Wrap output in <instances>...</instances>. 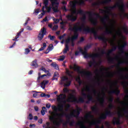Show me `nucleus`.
<instances>
[{"mask_svg": "<svg viewBox=\"0 0 128 128\" xmlns=\"http://www.w3.org/2000/svg\"><path fill=\"white\" fill-rule=\"evenodd\" d=\"M45 8L46 10V12H50V11L52 10V7L50 6H45Z\"/></svg>", "mask_w": 128, "mask_h": 128, "instance_id": "58836bf2", "label": "nucleus"}, {"mask_svg": "<svg viewBox=\"0 0 128 128\" xmlns=\"http://www.w3.org/2000/svg\"><path fill=\"white\" fill-rule=\"evenodd\" d=\"M118 114L119 118H123L124 117V116H122V112H118Z\"/></svg>", "mask_w": 128, "mask_h": 128, "instance_id": "bf43d9fd", "label": "nucleus"}, {"mask_svg": "<svg viewBox=\"0 0 128 128\" xmlns=\"http://www.w3.org/2000/svg\"><path fill=\"white\" fill-rule=\"evenodd\" d=\"M60 58L58 59V60H61L62 62V60H64L66 58V56L63 55L62 56H60Z\"/></svg>", "mask_w": 128, "mask_h": 128, "instance_id": "c03bdc74", "label": "nucleus"}, {"mask_svg": "<svg viewBox=\"0 0 128 128\" xmlns=\"http://www.w3.org/2000/svg\"><path fill=\"white\" fill-rule=\"evenodd\" d=\"M44 4L45 6H48V0H44Z\"/></svg>", "mask_w": 128, "mask_h": 128, "instance_id": "37998d69", "label": "nucleus"}, {"mask_svg": "<svg viewBox=\"0 0 128 128\" xmlns=\"http://www.w3.org/2000/svg\"><path fill=\"white\" fill-rule=\"evenodd\" d=\"M66 98V94H61L58 96L57 102H58L60 104L58 106L52 105V110L54 112H64V104H66V100H65Z\"/></svg>", "mask_w": 128, "mask_h": 128, "instance_id": "7ed1b4c3", "label": "nucleus"}, {"mask_svg": "<svg viewBox=\"0 0 128 128\" xmlns=\"http://www.w3.org/2000/svg\"><path fill=\"white\" fill-rule=\"evenodd\" d=\"M50 52V50L48 48L46 49V51L44 52V54H48V52Z\"/></svg>", "mask_w": 128, "mask_h": 128, "instance_id": "0e129e2a", "label": "nucleus"}, {"mask_svg": "<svg viewBox=\"0 0 128 128\" xmlns=\"http://www.w3.org/2000/svg\"><path fill=\"white\" fill-rule=\"evenodd\" d=\"M78 49L80 50L81 54L84 56L85 58H92V61H90L88 63L90 68H92L94 64L98 65V62L96 61V58H102V56L106 54V50L104 49L101 50L100 54L97 53L95 54H88V52L84 51L82 48L80 47L78 48Z\"/></svg>", "mask_w": 128, "mask_h": 128, "instance_id": "f03ea898", "label": "nucleus"}, {"mask_svg": "<svg viewBox=\"0 0 128 128\" xmlns=\"http://www.w3.org/2000/svg\"><path fill=\"white\" fill-rule=\"evenodd\" d=\"M70 50V46L68 44H65V48L63 50V54H67L68 52Z\"/></svg>", "mask_w": 128, "mask_h": 128, "instance_id": "bb28decb", "label": "nucleus"}, {"mask_svg": "<svg viewBox=\"0 0 128 128\" xmlns=\"http://www.w3.org/2000/svg\"><path fill=\"white\" fill-rule=\"evenodd\" d=\"M58 76V72H55L54 73V76L55 78H56V76Z\"/></svg>", "mask_w": 128, "mask_h": 128, "instance_id": "774afa93", "label": "nucleus"}, {"mask_svg": "<svg viewBox=\"0 0 128 128\" xmlns=\"http://www.w3.org/2000/svg\"><path fill=\"white\" fill-rule=\"evenodd\" d=\"M48 38H50V40H54V38H56V36H52V35L49 34L48 36Z\"/></svg>", "mask_w": 128, "mask_h": 128, "instance_id": "4c0bfd02", "label": "nucleus"}, {"mask_svg": "<svg viewBox=\"0 0 128 128\" xmlns=\"http://www.w3.org/2000/svg\"><path fill=\"white\" fill-rule=\"evenodd\" d=\"M123 31L126 34H128V29L126 27H123Z\"/></svg>", "mask_w": 128, "mask_h": 128, "instance_id": "a19ab883", "label": "nucleus"}, {"mask_svg": "<svg viewBox=\"0 0 128 128\" xmlns=\"http://www.w3.org/2000/svg\"><path fill=\"white\" fill-rule=\"evenodd\" d=\"M122 4L120 5L119 3H116V6H118V10L121 12L120 14V16H122V14L124 16V18H128V14L126 13V9L124 8L126 6H124V4H123L122 2H121Z\"/></svg>", "mask_w": 128, "mask_h": 128, "instance_id": "6e6552de", "label": "nucleus"}, {"mask_svg": "<svg viewBox=\"0 0 128 128\" xmlns=\"http://www.w3.org/2000/svg\"><path fill=\"white\" fill-rule=\"evenodd\" d=\"M35 14H36V16L40 12V9H36L35 11L34 12Z\"/></svg>", "mask_w": 128, "mask_h": 128, "instance_id": "680f3d73", "label": "nucleus"}, {"mask_svg": "<svg viewBox=\"0 0 128 128\" xmlns=\"http://www.w3.org/2000/svg\"><path fill=\"white\" fill-rule=\"evenodd\" d=\"M76 126H79L81 128H86L82 122H79L76 124Z\"/></svg>", "mask_w": 128, "mask_h": 128, "instance_id": "cd10ccee", "label": "nucleus"}, {"mask_svg": "<svg viewBox=\"0 0 128 128\" xmlns=\"http://www.w3.org/2000/svg\"><path fill=\"white\" fill-rule=\"evenodd\" d=\"M114 76V72H109L108 74V76H110V78H113V76Z\"/></svg>", "mask_w": 128, "mask_h": 128, "instance_id": "a18cd8bd", "label": "nucleus"}, {"mask_svg": "<svg viewBox=\"0 0 128 128\" xmlns=\"http://www.w3.org/2000/svg\"><path fill=\"white\" fill-rule=\"evenodd\" d=\"M70 6V11L74 14H82L83 16L81 18V22L82 24L81 26H78V25L74 24V26L70 28V30L74 32V35L71 37V46H74V40H78V32H85V34H93L95 40H102L104 44H106L108 39L104 36H98V32L94 28H90V27L87 26L86 28H84V24H86V15L89 16V20L91 22L92 26H98V18H102L100 15L98 13L93 12H84L82 10L80 9L76 12V4L78 6H82L84 4V0H71L69 2Z\"/></svg>", "mask_w": 128, "mask_h": 128, "instance_id": "f257e3e1", "label": "nucleus"}, {"mask_svg": "<svg viewBox=\"0 0 128 128\" xmlns=\"http://www.w3.org/2000/svg\"><path fill=\"white\" fill-rule=\"evenodd\" d=\"M124 70V69H120L118 72V74L120 76V78L121 80H128V74H126V76H124L122 74V72Z\"/></svg>", "mask_w": 128, "mask_h": 128, "instance_id": "dca6fc26", "label": "nucleus"}, {"mask_svg": "<svg viewBox=\"0 0 128 128\" xmlns=\"http://www.w3.org/2000/svg\"><path fill=\"white\" fill-rule=\"evenodd\" d=\"M118 48V46H113L112 48L111 49L113 52H114L116 50V48Z\"/></svg>", "mask_w": 128, "mask_h": 128, "instance_id": "6e6d98bb", "label": "nucleus"}, {"mask_svg": "<svg viewBox=\"0 0 128 128\" xmlns=\"http://www.w3.org/2000/svg\"><path fill=\"white\" fill-rule=\"evenodd\" d=\"M98 102H100L102 106H103L104 104V98L102 97L100 98H98Z\"/></svg>", "mask_w": 128, "mask_h": 128, "instance_id": "c85d7f7f", "label": "nucleus"}, {"mask_svg": "<svg viewBox=\"0 0 128 128\" xmlns=\"http://www.w3.org/2000/svg\"><path fill=\"white\" fill-rule=\"evenodd\" d=\"M91 110L93 112L94 114H98V112H100V110H98V108L97 106H94L92 107H91Z\"/></svg>", "mask_w": 128, "mask_h": 128, "instance_id": "5701e85b", "label": "nucleus"}, {"mask_svg": "<svg viewBox=\"0 0 128 128\" xmlns=\"http://www.w3.org/2000/svg\"><path fill=\"white\" fill-rule=\"evenodd\" d=\"M92 46H94V44H88L86 46H85L84 48V52H88V50L90 48H92Z\"/></svg>", "mask_w": 128, "mask_h": 128, "instance_id": "a878e982", "label": "nucleus"}, {"mask_svg": "<svg viewBox=\"0 0 128 128\" xmlns=\"http://www.w3.org/2000/svg\"><path fill=\"white\" fill-rule=\"evenodd\" d=\"M109 94H114L116 96H118L120 94V90L118 89H116V90H113L112 91L109 92Z\"/></svg>", "mask_w": 128, "mask_h": 128, "instance_id": "6ab92c4d", "label": "nucleus"}, {"mask_svg": "<svg viewBox=\"0 0 128 128\" xmlns=\"http://www.w3.org/2000/svg\"><path fill=\"white\" fill-rule=\"evenodd\" d=\"M82 112V109L80 107H77L76 110H74L73 112L70 114H66L64 111L61 112L62 113H56V114L58 118H64L66 116V118H78L80 112Z\"/></svg>", "mask_w": 128, "mask_h": 128, "instance_id": "20e7f679", "label": "nucleus"}, {"mask_svg": "<svg viewBox=\"0 0 128 128\" xmlns=\"http://www.w3.org/2000/svg\"><path fill=\"white\" fill-rule=\"evenodd\" d=\"M72 38H68L66 40V44H67V46H68V44L72 42Z\"/></svg>", "mask_w": 128, "mask_h": 128, "instance_id": "e433bc0d", "label": "nucleus"}, {"mask_svg": "<svg viewBox=\"0 0 128 128\" xmlns=\"http://www.w3.org/2000/svg\"><path fill=\"white\" fill-rule=\"evenodd\" d=\"M126 46H128V43L126 42H124L122 45L118 47V50L121 52V54H124V48Z\"/></svg>", "mask_w": 128, "mask_h": 128, "instance_id": "2eb2a0df", "label": "nucleus"}, {"mask_svg": "<svg viewBox=\"0 0 128 128\" xmlns=\"http://www.w3.org/2000/svg\"><path fill=\"white\" fill-rule=\"evenodd\" d=\"M80 80H80V76H78L76 78V82H79Z\"/></svg>", "mask_w": 128, "mask_h": 128, "instance_id": "338daca9", "label": "nucleus"}, {"mask_svg": "<svg viewBox=\"0 0 128 128\" xmlns=\"http://www.w3.org/2000/svg\"><path fill=\"white\" fill-rule=\"evenodd\" d=\"M110 20V16L108 15H106L104 17L101 18V22L104 24V28H106L105 34H112V32L108 30V26L106 25V22Z\"/></svg>", "mask_w": 128, "mask_h": 128, "instance_id": "423d86ee", "label": "nucleus"}, {"mask_svg": "<svg viewBox=\"0 0 128 128\" xmlns=\"http://www.w3.org/2000/svg\"><path fill=\"white\" fill-rule=\"evenodd\" d=\"M86 90H87V92H90V87L86 86Z\"/></svg>", "mask_w": 128, "mask_h": 128, "instance_id": "13d9d810", "label": "nucleus"}, {"mask_svg": "<svg viewBox=\"0 0 128 128\" xmlns=\"http://www.w3.org/2000/svg\"><path fill=\"white\" fill-rule=\"evenodd\" d=\"M69 100H71V102H76V104H84V99L82 97H80L78 100V98L74 95V94H70V97Z\"/></svg>", "mask_w": 128, "mask_h": 128, "instance_id": "1a4fd4ad", "label": "nucleus"}, {"mask_svg": "<svg viewBox=\"0 0 128 128\" xmlns=\"http://www.w3.org/2000/svg\"><path fill=\"white\" fill-rule=\"evenodd\" d=\"M112 52L114 51L111 49L109 50L106 54V55L109 56L108 58V62H109V64H114V60H118V56H116L114 58L110 56V54Z\"/></svg>", "mask_w": 128, "mask_h": 128, "instance_id": "9d476101", "label": "nucleus"}, {"mask_svg": "<svg viewBox=\"0 0 128 128\" xmlns=\"http://www.w3.org/2000/svg\"><path fill=\"white\" fill-rule=\"evenodd\" d=\"M70 84H72V81L68 80L66 81V83H64V86H70Z\"/></svg>", "mask_w": 128, "mask_h": 128, "instance_id": "c9c22d12", "label": "nucleus"}, {"mask_svg": "<svg viewBox=\"0 0 128 128\" xmlns=\"http://www.w3.org/2000/svg\"><path fill=\"white\" fill-rule=\"evenodd\" d=\"M63 92H65L66 94L67 92H70V90H68V88H64L63 89Z\"/></svg>", "mask_w": 128, "mask_h": 128, "instance_id": "864d4df0", "label": "nucleus"}, {"mask_svg": "<svg viewBox=\"0 0 128 128\" xmlns=\"http://www.w3.org/2000/svg\"><path fill=\"white\" fill-rule=\"evenodd\" d=\"M46 34V28L44 27L43 28H41L40 32L38 35V40H42Z\"/></svg>", "mask_w": 128, "mask_h": 128, "instance_id": "f8f14e48", "label": "nucleus"}, {"mask_svg": "<svg viewBox=\"0 0 128 128\" xmlns=\"http://www.w3.org/2000/svg\"><path fill=\"white\" fill-rule=\"evenodd\" d=\"M28 120H32L34 118V117L32 116V114H30L28 117Z\"/></svg>", "mask_w": 128, "mask_h": 128, "instance_id": "de8ad7c7", "label": "nucleus"}, {"mask_svg": "<svg viewBox=\"0 0 128 128\" xmlns=\"http://www.w3.org/2000/svg\"><path fill=\"white\" fill-rule=\"evenodd\" d=\"M52 6H54V4H56L57 6H54L52 8V10L54 12H58V4H60V3L58 2V0H52Z\"/></svg>", "mask_w": 128, "mask_h": 128, "instance_id": "ddd939ff", "label": "nucleus"}, {"mask_svg": "<svg viewBox=\"0 0 128 128\" xmlns=\"http://www.w3.org/2000/svg\"><path fill=\"white\" fill-rule=\"evenodd\" d=\"M51 106H52V105L50 104H46V108H50Z\"/></svg>", "mask_w": 128, "mask_h": 128, "instance_id": "69168bd1", "label": "nucleus"}, {"mask_svg": "<svg viewBox=\"0 0 128 128\" xmlns=\"http://www.w3.org/2000/svg\"><path fill=\"white\" fill-rule=\"evenodd\" d=\"M74 72L70 71V70L66 69V74L70 78H72V74H73Z\"/></svg>", "mask_w": 128, "mask_h": 128, "instance_id": "2f4dec72", "label": "nucleus"}, {"mask_svg": "<svg viewBox=\"0 0 128 128\" xmlns=\"http://www.w3.org/2000/svg\"><path fill=\"white\" fill-rule=\"evenodd\" d=\"M46 47V42L43 43V46L41 47L38 50V52H42V50H44V48Z\"/></svg>", "mask_w": 128, "mask_h": 128, "instance_id": "72a5a7b5", "label": "nucleus"}, {"mask_svg": "<svg viewBox=\"0 0 128 128\" xmlns=\"http://www.w3.org/2000/svg\"><path fill=\"white\" fill-rule=\"evenodd\" d=\"M70 118H67V121L64 123V126H66V124H68V122H70Z\"/></svg>", "mask_w": 128, "mask_h": 128, "instance_id": "4d7b16f0", "label": "nucleus"}, {"mask_svg": "<svg viewBox=\"0 0 128 128\" xmlns=\"http://www.w3.org/2000/svg\"><path fill=\"white\" fill-rule=\"evenodd\" d=\"M118 8V6L116 5V4L114 6H110L108 7H106L105 8L106 10H104L103 9H99V10L101 12L102 14H112V16H116V14H112L110 12V10H114L116 8Z\"/></svg>", "mask_w": 128, "mask_h": 128, "instance_id": "0eeeda50", "label": "nucleus"}, {"mask_svg": "<svg viewBox=\"0 0 128 128\" xmlns=\"http://www.w3.org/2000/svg\"><path fill=\"white\" fill-rule=\"evenodd\" d=\"M59 122H60V124H62V122H64V120L62 118H59Z\"/></svg>", "mask_w": 128, "mask_h": 128, "instance_id": "e2e57ef3", "label": "nucleus"}, {"mask_svg": "<svg viewBox=\"0 0 128 128\" xmlns=\"http://www.w3.org/2000/svg\"><path fill=\"white\" fill-rule=\"evenodd\" d=\"M114 116V112L110 110H106L104 114H102L100 118V120H106L108 116Z\"/></svg>", "mask_w": 128, "mask_h": 128, "instance_id": "9b49d317", "label": "nucleus"}, {"mask_svg": "<svg viewBox=\"0 0 128 128\" xmlns=\"http://www.w3.org/2000/svg\"><path fill=\"white\" fill-rule=\"evenodd\" d=\"M30 52V50L28 48L25 49V54H28V53Z\"/></svg>", "mask_w": 128, "mask_h": 128, "instance_id": "49530a36", "label": "nucleus"}, {"mask_svg": "<svg viewBox=\"0 0 128 128\" xmlns=\"http://www.w3.org/2000/svg\"><path fill=\"white\" fill-rule=\"evenodd\" d=\"M112 124L114 126H116H116H120V118H116V117H114L112 120Z\"/></svg>", "mask_w": 128, "mask_h": 128, "instance_id": "f3484780", "label": "nucleus"}, {"mask_svg": "<svg viewBox=\"0 0 128 128\" xmlns=\"http://www.w3.org/2000/svg\"><path fill=\"white\" fill-rule=\"evenodd\" d=\"M49 120L51 122H53V124L56 126H60V123L59 122H56L54 120V116H50Z\"/></svg>", "mask_w": 128, "mask_h": 128, "instance_id": "a211bd4d", "label": "nucleus"}, {"mask_svg": "<svg viewBox=\"0 0 128 128\" xmlns=\"http://www.w3.org/2000/svg\"><path fill=\"white\" fill-rule=\"evenodd\" d=\"M112 2V0H105L101 2V4H110Z\"/></svg>", "mask_w": 128, "mask_h": 128, "instance_id": "f704fd0d", "label": "nucleus"}, {"mask_svg": "<svg viewBox=\"0 0 128 128\" xmlns=\"http://www.w3.org/2000/svg\"><path fill=\"white\" fill-rule=\"evenodd\" d=\"M108 102H109L112 104V102H114V97L112 96L110 97V98L108 99Z\"/></svg>", "mask_w": 128, "mask_h": 128, "instance_id": "603ef678", "label": "nucleus"}, {"mask_svg": "<svg viewBox=\"0 0 128 128\" xmlns=\"http://www.w3.org/2000/svg\"><path fill=\"white\" fill-rule=\"evenodd\" d=\"M38 60L36 59H35L34 60H33L32 62L31 66H34V68H38Z\"/></svg>", "mask_w": 128, "mask_h": 128, "instance_id": "393cba45", "label": "nucleus"}, {"mask_svg": "<svg viewBox=\"0 0 128 128\" xmlns=\"http://www.w3.org/2000/svg\"><path fill=\"white\" fill-rule=\"evenodd\" d=\"M52 66H53V68H55V70H59L58 68V64H56V62H52L51 64Z\"/></svg>", "mask_w": 128, "mask_h": 128, "instance_id": "7c9ffc66", "label": "nucleus"}, {"mask_svg": "<svg viewBox=\"0 0 128 128\" xmlns=\"http://www.w3.org/2000/svg\"><path fill=\"white\" fill-rule=\"evenodd\" d=\"M66 18L68 20H70L71 22H76L78 16H74V14H68L66 16Z\"/></svg>", "mask_w": 128, "mask_h": 128, "instance_id": "4468645a", "label": "nucleus"}, {"mask_svg": "<svg viewBox=\"0 0 128 128\" xmlns=\"http://www.w3.org/2000/svg\"><path fill=\"white\" fill-rule=\"evenodd\" d=\"M125 93L126 94L125 96V98L128 100V89H126L125 90Z\"/></svg>", "mask_w": 128, "mask_h": 128, "instance_id": "09e8293b", "label": "nucleus"}, {"mask_svg": "<svg viewBox=\"0 0 128 128\" xmlns=\"http://www.w3.org/2000/svg\"><path fill=\"white\" fill-rule=\"evenodd\" d=\"M87 98L88 100L90 102H94V98H92V96L90 94H88L87 96Z\"/></svg>", "mask_w": 128, "mask_h": 128, "instance_id": "473e14b6", "label": "nucleus"}, {"mask_svg": "<svg viewBox=\"0 0 128 128\" xmlns=\"http://www.w3.org/2000/svg\"><path fill=\"white\" fill-rule=\"evenodd\" d=\"M102 122L101 120H92V122H90L89 124L90 126H96L98 124H100Z\"/></svg>", "mask_w": 128, "mask_h": 128, "instance_id": "aec40b11", "label": "nucleus"}, {"mask_svg": "<svg viewBox=\"0 0 128 128\" xmlns=\"http://www.w3.org/2000/svg\"><path fill=\"white\" fill-rule=\"evenodd\" d=\"M101 2H94V3L92 4V6H100V4H102Z\"/></svg>", "mask_w": 128, "mask_h": 128, "instance_id": "8fccbe9b", "label": "nucleus"}, {"mask_svg": "<svg viewBox=\"0 0 128 128\" xmlns=\"http://www.w3.org/2000/svg\"><path fill=\"white\" fill-rule=\"evenodd\" d=\"M128 64V61H120L116 64V66H120L121 64Z\"/></svg>", "mask_w": 128, "mask_h": 128, "instance_id": "c756f323", "label": "nucleus"}, {"mask_svg": "<svg viewBox=\"0 0 128 128\" xmlns=\"http://www.w3.org/2000/svg\"><path fill=\"white\" fill-rule=\"evenodd\" d=\"M74 70L78 74H82V76H86L87 80H92V73L90 71L80 70V67L76 66H74Z\"/></svg>", "mask_w": 128, "mask_h": 128, "instance_id": "39448f33", "label": "nucleus"}, {"mask_svg": "<svg viewBox=\"0 0 128 128\" xmlns=\"http://www.w3.org/2000/svg\"><path fill=\"white\" fill-rule=\"evenodd\" d=\"M40 70H42L43 72H46V70L44 67H42Z\"/></svg>", "mask_w": 128, "mask_h": 128, "instance_id": "052dcab7", "label": "nucleus"}, {"mask_svg": "<svg viewBox=\"0 0 128 128\" xmlns=\"http://www.w3.org/2000/svg\"><path fill=\"white\" fill-rule=\"evenodd\" d=\"M48 84V81L44 80L40 83V86L44 90L46 88V85Z\"/></svg>", "mask_w": 128, "mask_h": 128, "instance_id": "4be33fe9", "label": "nucleus"}, {"mask_svg": "<svg viewBox=\"0 0 128 128\" xmlns=\"http://www.w3.org/2000/svg\"><path fill=\"white\" fill-rule=\"evenodd\" d=\"M48 49H49L50 50H54V45L52 44H50L48 48Z\"/></svg>", "mask_w": 128, "mask_h": 128, "instance_id": "79ce46f5", "label": "nucleus"}, {"mask_svg": "<svg viewBox=\"0 0 128 128\" xmlns=\"http://www.w3.org/2000/svg\"><path fill=\"white\" fill-rule=\"evenodd\" d=\"M114 108V104H112L110 103L108 106V108L110 110H112V109Z\"/></svg>", "mask_w": 128, "mask_h": 128, "instance_id": "3c124183", "label": "nucleus"}, {"mask_svg": "<svg viewBox=\"0 0 128 128\" xmlns=\"http://www.w3.org/2000/svg\"><path fill=\"white\" fill-rule=\"evenodd\" d=\"M62 9L63 10L64 12H68V9H66V6H62Z\"/></svg>", "mask_w": 128, "mask_h": 128, "instance_id": "5fc2aeb1", "label": "nucleus"}, {"mask_svg": "<svg viewBox=\"0 0 128 128\" xmlns=\"http://www.w3.org/2000/svg\"><path fill=\"white\" fill-rule=\"evenodd\" d=\"M67 80H68V78L66 76L62 77L60 84H64V82H66Z\"/></svg>", "mask_w": 128, "mask_h": 128, "instance_id": "b1692460", "label": "nucleus"}, {"mask_svg": "<svg viewBox=\"0 0 128 128\" xmlns=\"http://www.w3.org/2000/svg\"><path fill=\"white\" fill-rule=\"evenodd\" d=\"M74 123L75 122L74 120H72V122H70H70L68 124H69L70 126H74Z\"/></svg>", "mask_w": 128, "mask_h": 128, "instance_id": "ea45409f", "label": "nucleus"}, {"mask_svg": "<svg viewBox=\"0 0 128 128\" xmlns=\"http://www.w3.org/2000/svg\"><path fill=\"white\" fill-rule=\"evenodd\" d=\"M85 118L88 120V118H94V115L92 114V111H90L86 114L84 116Z\"/></svg>", "mask_w": 128, "mask_h": 128, "instance_id": "412c9836", "label": "nucleus"}]
</instances>
